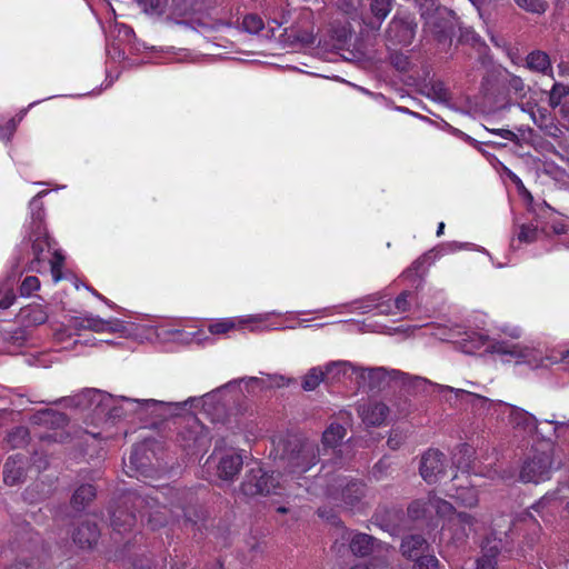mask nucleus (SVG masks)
Returning a JSON list of instances; mask_svg holds the SVG:
<instances>
[{"mask_svg": "<svg viewBox=\"0 0 569 569\" xmlns=\"http://www.w3.org/2000/svg\"><path fill=\"white\" fill-rule=\"evenodd\" d=\"M48 312L41 303H31L20 309L18 320L23 326H39L47 321Z\"/></svg>", "mask_w": 569, "mask_h": 569, "instance_id": "c85d7f7f", "label": "nucleus"}, {"mask_svg": "<svg viewBox=\"0 0 569 569\" xmlns=\"http://www.w3.org/2000/svg\"><path fill=\"white\" fill-rule=\"evenodd\" d=\"M448 496L466 508H473L478 505V492L473 485L470 487H458L453 492L449 490Z\"/></svg>", "mask_w": 569, "mask_h": 569, "instance_id": "e433bc0d", "label": "nucleus"}, {"mask_svg": "<svg viewBox=\"0 0 569 569\" xmlns=\"http://www.w3.org/2000/svg\"><path fill=\"white\" fill-rule=\"evenodd\" d=\"M272 385L273 379L270 376L241 378L231 380L202 397H190L178 402L113 397L101 390L86 389L67 401L69 406L92 412L96 417L119 418L137 415L141 420L166 419L184 410L201 408L202 413L212 422H224L230 405L240 396L257 395Z\"/></svg>", "mask_w": 569, "mask_h": 569, "instance_id": "f257e3e1", "label": "nucleus"}, {"mask_svg": "<svg viewBox=\"0 0 569 569\" xmlns=\"http://www.w3.org/2000/svg\"><path fill=\"white\" fill-rule=\"evenodd\" d=\"M428 545L423 537L420 535H411L406 537L401 542V552L405 557L413 559L419 558Z\"/></svg>", "mask_w": 569, "mask_h": 569, "instance_id": "72a5a7b5", "label": "nucleus"}, {"mask_svg": "<svg viewBox=\"0 0 569 569\" xmlns=\"http://www.w3.org/2000/svg\"><path fill=\"white\" fill-rule=\"evenodd\" d=\"M518 7L531 12V13H543L547 9V2L545 0H513Z\"/></svg>", "mask_w": 569, "mask_h": 569, "instance_id": "864d4df0", "label": "nucleus"}, {"mask_svg": "<svg viewBox=\"0 0 569 569\" xmlns=\"http://www.w3.org/2000/svg\"><path fill=\"white\" fill-rule=\"evenodd\" d=\"M551 428L553 429L556 442L569 448V420L566 423H558Z\"/></svg>", "mask_w": 569, "mask_h": 569, "instance_id": "5fc2aeb1", "label": "nucleus"}, {"mask_svg": "<svg viewBox=\"0 0 569 569\" xmlns=\"http://www.w3.org/2000/svg\"><path fill=\"white\" fill-rule=\"evenodd\" d=\"M99 538V530L94 523H82L73 533V541L82 549L91 548Z\"/></svg>", "mask_w": 569, "mask_h": 569, "instance_id": "473e14b6", "label": "nucleus"}, {"mask_svg": "<svg viewBox=\"0 0 569 569\" xmlns=\"http://www.w3.org/2000/svg\"><path fill=\"white\" fill-rule=\"evenodd\" d=\"M346 436V429L339 423H331L322 435L323 451L329 449L336 452L337 446Z\"/></svg>", "mask_w": 569, "mask_h": 569, "instance_id": "4c0bfd02", "label": "nucleus"}, {"mask_svg": "<svg viewBox=\"0 0 569 569\" xmlns=\"http://www.w3.org/2000/svg\"><path fill=\"white\" fill-rule=\"evenodd\" d=\"M277 315L276 311L263 312L258 315H248L241 317L222 318L212 322L208 330L211 335L222 336L227 335L232 330H244L249 331H262L266 329H272V326L268 323L272 316Z\"/></svg>", "mask_w": 569, "mask_h": 569, "instance_id": "f8f14e48", "label": "nucleus"}, {"mask_svg": "<svg viewBox=\"0 0 569 569\" xmlns=\"http://www.w3.org/2000/svg\"><path fill=\"white\" fill-rule=\"evenodd\" d=\"M263 28H264V23L258 14L250 13V14L244 16V18L242 20V29L246 32L251 33V34H257L260 31H262Z\"/></svg>", "mask_w": 569, "mask_h": 569, "instance_id": "09e8293b", "label": "nucleus"}, {"mask_svg": "<svg viewBox=\"0 0 569 569\" xmlns=\"http://www.w3.org/2000/svg\"><path fill=\"white\" fill-rule=\"evenodd\" d=\"M551 234L558 239L560 244L569 248V223L562 220L553 221L542 231L533 223L519 226L516 238L511 241V247L516 249L522 243L528 244L540 240L543 236L550 237Z\"/></svg>", "mask_w": 569, "mask_h": 569, "instance_id": "ddd939ff", "label": "nucleus"}, {"mask_svg": "<svg viewBox=\"0 0 569 569\" xmlns=\"http://www.w3.org/2000/svg\"><path fill=\"white\" fill-rule=\"evenodd\" d=\"M168 0H137L138 6L143 12L150 16H164L167 12Z\"/></svg>", "mask_w": 569, "mask_h": 569, "instance_id": "37998d69", "label": "nucleus"}, {"mask_svg": "<svg viewBox=\"0 0 569 569\" xmlns=\"http://www.w3.org/2000/svg\"><path fill=\"white\" fill-rule=\"evenodd\" d=\"M359 4L360 0H340L338 6L345 13L353 18Z\"/></svg>", "mask_w": 569, "mask_h": 569, "instance_id": "4d7b16f0", "label": "nucleus"}, {"mask_svg": "<svg viewBox=\"0 0 569 569\" xmlns=\"http://www.w3.org/2000/svg\"><path fill=\"white\" fill-rule=\"evenodd\" d=\"M376 540L366 533H355L350 540V550L356 556H367L373 551Z\"/></svg>", "mask_w": 569, "mask_h": 569, "instance_id": "58836bf2", "label": "nucleus"}, {"mask_svg": "<svg viewBox=\"0 0 569 569\" xmlns=\"http://www.w3.org/2000/svg\"><path fill=\"white\" fill-rule=\"evenodd\" d=\"M415 300V293L408 290L402 291L395 299L386 293H376L351 303L327 307L318 312L326 317L345 312L367 313L371 311L383 316H401L410 310Z\"/></svg>", "mask_w": 569, "mask_h": 569, "instance_id": "423d86ee", "label": "nucleus"}, {"mask_svg": "<svg viewBox=\"0 0 569 569\" xmlns=\"http://www.w3.org/2000/svg\"><path fill=\"white\" fill-rule=\"evenodd\" d=\"M133 569H163V567L160 565H153L150 560H146V565L143 561L134 563Z\"/></svg>", "mask_w": 569, "mask_h": 569, "instance_id": "0e129e2a", "label": "nucleus"}, {"mask_svg": "<svg viewBox=\"0 0 569 569\" xmlns=\"http://www.w3.org/2000/svg\"><path fill=\"white\" fill-rule=\"evenodd\" d=\"M319 455L320 450L313 441L297 440L295 443H290V451L281 458V461L286 473L296 478L315 466Z\"/></svg>", "mask_w": 569, "mask_h": 569, "instance_id": "9d476101", "label": "nucleus"}, {"mask_svg": "<svg viewBox=\"0 0 569 569\" xmlns=\"http://www.w3.org/2000/svg\"><path fill=\"white\" fill-rule=\"evenodd\" d=\"M182 446L186 449L200 451L204 449L211 441L208 428L200 423L197 419L192 420L190 427L180 435Z\"/></svg>", "mask_w": 569, "mask_h": 569, "instance_id": "4be33fe9", "label": "nucleus"}, {"mask_svg": "<svg viewBox=\"0 0 569 569\" xmlns=\"http://www.w3.org/2000/svg\"><path fill=\"white\" fill-rule=\"evenodd\" d=\"M322 381H326L325 370L321 367H313L303 377L302 388L307 391H312Z\"/></svg>", "mask_w": 569, "mask_h": 569, "instance_id": "79ce46f5", "label": "nucleus"}, {"mask_svg": "<svg viewBox=\"0 0 569 569\" xmlns=\"http://www.w3.org/2000/svg\"><path fill=\"white\" fill-rule=\"evenodd\" d=\"M391 1L392 0H371L370 11L375 20H369L368 22L365 21V23L371 29L378 30L381 22L387 18L391 10Z\"/></svg>", "mask_w": 569, "mask_h": 569, "instance_id": "f704fd0d", "label": "nucleus"}, {"mask_svg": "<svg viewBox=\"0 0 569 569\" xmlns=\"http://www.w3.org/2000/svg\"><path fill=\"white\" fill-rule=\"evenodd\" d=\"M491 131L506 140L512 141L516 138V134L509 129H495Z\"/></svg>", "mask_w": 569, "mask_h": 569, "instance_id": "680f3d73", "label": "nucleus"}, {"mask_svg": "<svg viewBox=\"0 0 569 569\" xmlns=\"http://www.w3.org/2000/svg\"><path fill=\"white\" fill-rule=\"evenodd\" d=\"M389 51L390 63L399 71H407L411 66L410 57L403 52L397 51L391 47Z\"/></svg>", "mask_w": 569, "mask_h": 569, "instance_id": "de8ad7c7", "label": "nucleus"}, {"mask_svg": "<svg viewBox=\"0 0 569 569\" xmlns=\"http://www.w3.org/2000/svg\"><path fill=\"white\" fill-rule=\"evenodd\" d=\"M284 22H286L284 18H281V19L273 18V19L270 20L269 23L271 24V27H270L271 30H273L276 28L281 27Z\"/></svg>", "mask_w": 569, "mask_h": 569, "instance_id": "338daca9", "label": "nucleus"}, {"mask_svg": "<svg viewBox=\"0 0 569 569\" xmlns=\"http://www.w3.org/2000/svg\"><path fill=\"white\" fill-rule=\"evenodd\" d=\"M14 301V281L10 277H7L0 280V309L6 310L10 308Z\"/></svg>", "mask_w": 569, "mask_h": 569, "instance_id": "a19ab883", "label": "nucleus"}, {"mask_svg": "<svg viewBox=\"0 0 569 569\" xmlns=\"http://www.w3.org/2000/svg\"><path fill=\"white\" fill-rule=\"evenodd\" d=\"M526 67L533 72L553 78L552 66L548 53L541 50L530 52L526 58Z\"/></svg>", "mask_w": 569, "mask_h": 569, "instance_id": "7c9ffc66", "label": "nucleus"}, {"mask_svg": "<svg viewBox=\"0 0 569 569\" xmlns=\"http://www.w3.org/2000/svg\"><path fill=\"white\" fill-rule=\"evenodd\" d=\"M96 496V489L91 485L80 486L73 493L71 503L76 510L84 508Z\"/></svg>", "mask_w": 569, "mask_h": 569, "instance_id": "ea45409f", "label": "nucleus"}, {"mask_svg": "<svg viewBox=\"0 0 569 569\" xmlns=\"http://www.w3.org/2000/svg\"><path fill=\"white\" fill-rule=\"evenodd\" d=\"M416 29L417 23L411 16H395L386 32L388 50H391V47H407L411 44L416 34Z\"/></svg>", "mask_w": 569, "mask_h": 569, "instance_id": "dca6fc26", "label": "nucleus"}, {"mask_svg": "<svg viewBox=\"0 0 569 569\" xmlns=\"http://www.w3.org/2000/svg\"><path fill=\"white\" fill-rule=\"evenodd\" d=\"M362 421L370 426H380L388 417L389 408L378 400H368L358 406Z\"/></svg>", "mask_w": 569, "mask_h": 569, "instance_id": "a878e982", "label": "nucleus"}, {"mask_svg": "<svg viewBox=\"0 0 569 569\" xmlns=\"http://www.w3.org/2000/svg\"><path fill=\"white\" fill-rule=\"evenodd\" d=\"M551 463L550 453L535 452L525 461L520 470V480L523 482L539 483L550 479Z\"/></svg>", "mask_w": 569, "mask_h": 569, "instance_id": "f3484780", "label": "nucleus"}, {"mask_svg": "<svg viewBox=\"0 0 569 569\" xmlns=\"http://www.w3.org/2000/svg\"><path fill=\"white\" fill-rule=\"evenodd\" d=\"M61 433H58V432H53V433H48L46 436L42 437V440L43 441H57L58 440V437L61 438Z\"/></svg>", "mask_w": 569, "mask_h": 569, "instance_id": "774afa93", "label": "nucleus"}, {"mask_svg": "<svg viewBox=\"0 0 569 569\" xmlns=\"http://www.w3.org/2000/svg\"><path fill=\"white\" fill-rule=\"evenodd\" d=\"M110 33H117V41L111 46H108V56L112 59H116V57L122 58L124 56V51L121 49V44L126 41H130L133 36V30L124 23H114Z\"/></svg>", "mask_w": 569, "mask_h": 569, "instance_id": "c756f323", "label": "nucleus"}, {"mask_svg": "<svg viewBox=\"0 0 569 569\" xmlns=\"http://www.w3.org/2000/svg\"><path fill=\"white\" fill-rule=\"evenodd\" d=\"M328 495L335 501H342L347 506H355L366 495V486L356 479L347 477L335 478V485L328 489Z\"/></svg>", "mask_w": 569, "mask_h": 569, "instance_id": "a211bd4d", "label": "nucleus"}, {"mask_svg": "<svg viewBox=\"0 0 569 569\" xmlns=\"http://www.w3.org/2000/svg\"><path fill=\"white\" fill-rule=\"evenodd\" d=\"M36 419L40 422L52 423L57 426H64L67 423V417L63 413L57 412L51 409L40 411Z\"/></svg>", "mask_w": 569, "mask_h": 569, "instance_id": "49530a36", "label": "nucleus"}, {"mask_svg": "<svg viewBox=\"0 0 569 569\" xmlns=\"http://www.w3.org/2000/svg\"><path fill=\"white\" fill-rule=\"evenodd\" d=\"M198 0H171L170 3L167 1L166 18L180 22V18L189 16L197 9Z\"/></svg>", "mask_w": 569, "mask_h": 569, "instance_id": "2f4dec72", "label": "nucleus"}, {"mask_svg": "<svg viewBox=\"0 0 569 569\" xmlns=\"http://www.w3.org/2000/svg\"><path fill=\"white\" fill-rule=\"evenodd\" d=\"M26 457L18 453L8 458L3 468V481L9 486L19 483L26 473Z\"/></svg>", "mask_w": 569, "mask_h": 569, "instance_id": "cd10ccee", "label": "nucleus"}, {"mask_svg": "<svg viewBox=\"0 0 569 569\" xmlns=\"http://www.w3.org/2000/svg\"><path fill=\"white\" fill-rule=\"evenodd\" d=\"M390 381H399L402 385L418 388L427 383L426 379L420 377H411L396 369H387L385 367L363 368L359 366L357 375V385L362 388H381Z\"/></svg>", "mask_w": 569, "mask_h": 569, "instance_id": "1a4fd4ad", "label": "nucleus"}, {"mask_svg": "<svg viewBox=\"0 0 569 569\" xmlns=\"http://www.w3.org/2000/svg\"><path fill=\"white\" fill-rule=\"evenodd\" d=\"M40 289V280L36 276H27L20 283L19 292L21 297H30Z\"/></svg>", "mask_w": 569, "mask_h": 569, "instance_id": "3c124183", "label": "nucleus"}, {"mask_svg": "<svg viewBox=\"0 0 569 569\" xmlns=\"http://www.w3.org/2000/svg\"><path fill=\"white\" fill-rule=\"evenodd\" d=\"M183 491L171 487H142L140 490H129L121 498L111 513V526L118 532L130 530L138 519L147 522L152 529L169 523V515L173 520L183 517L193 522L188 509L182 505Z\"/></svg>", "mask_w": 569, "mask_h": 569, "instance_id": "7ed1b4c3", "label": "nucleus"}, {"mask_svg": "<svg viewBox=\"0 0 569 569\" xmlns=\"http://www.w3.org/2000/svg\"><path fill=\"white\" fill-rule=\"evenodd\" d=\"M558 71L560 76H569V64L560 62L558 64Z\"/></svg>", "mask_w": 569, "mask_h": 569, "instance_id": "69168bd1", "label": "nucleus"}, {"mask_svg": "<svg viewBox=\"0 0 569 569\" xmlns=\"http://www.w3.org/2000/svg\"><path fill=\"white\" fill-rule=\"evenodd\" d=\"M465 249L466 250H471V249L478 250V251L483 252L489 256V252L485 248L476 247L473 243H470V242H459V241L443 242V243L436 246L435 248H432L431 250L426 252L423 256H421L419 259H417L412 263V266L407 271L403 272V276L409 278L412 274H418L420 271V268L425 263L431 264L437 259H440L443 256L452 254L457 251L465 250Z\"/></svg>", "mask_w": 569, "mask_h": 569, "instance_id": "2eb2a0df", "label": "nucleus"}, {"mask_svg": "<svg viewBox=\"0 0 569 569\" xmlns=\"http://www.w3.org/2000/svg\"><path fill=\"white\" fill-rule=\"evenodd\" d=\"M29 432L24 427H17L12 429L8 437L7 442L11 448H18L27 443Z\"/></svg>", "mask_w": 569, "mask_h": 569, "instance_id": "8fccbe9b", "label": "nucleus"}, {"mask_svg": "<svg viewBox=\"0 0 569 569\" xmlns=\"http://www.w3.org/2000/svg\"><path fill=\"white\" fill-rule=\"evenodd\" d=\"M435 511L440 518L448 517L449 523L458 525L461 527V533L458 539L466 536V529H472L475 525V517L466 512H456L452 505L441 498L433 495H429L427 500L418 499L415 500L408 507V515L411 519H420Z\"/></svg>", "mask_w": 569, "mask_h": 569, "instance_id": "0eeeda50", "label": "nucleus"}, {"mask_svg": "<svg viewBox=\"0 0 569 569\" xmlns=\"http://www.w3.org/2000/svg\"><path fill=\"white\" fill-rule=\"evenodd\" d=\"M503 421H507L513 429L525 433H538L542 439L547 441H555V433L551 427L558 423H566V421H558L556 419L537 420L535 416L528 411L518 408L516 406L503 403L500 417Z\"/></svg>", "mask_w": 569, "mask_h": 569, "instance_id": "6e6552de", "label": "nucleus"}, {"mask_svg": "<svg viewBox=\"0 0 569 569\" xmlns=\"http://www.w3.org/2000/svg\"><path fill=\"white\" fill-rule=\"evenodd\" d=\"M509 87L517 93L525 91V82L520 77L512 76L509 80Z\"/></svg>", "mask_w": 569, "mask_h": 569, "instance_id": "052dcab7", "label": "nucleus"}, {"mask_svg": "<svg viewBox=\"0 0 569 569\" xmlns=\"http://www.w3.org/2000/svg\"><path fill=\"white\" fill-rule=\"evenodd\" d=\"M445 14H449L446 9H438L435 16L426 17L427 29L442 43L450 41L452 34V24L443 19Z\"/></svg>", "mask_w": 569, "mask_h": 569, "instance_id": "bb28decb", "label": "nucleus"}, {"mask_svg": "<svg viewBox=\"0 0 569 569\" xmlns=\"http://www.w3.org/2000/svg\"><path fill=\"white\" fill-rule=\"evenodd\" d=\"M163 325H154L151 322L123 321L117 318L102 319L99 316L87 313L80 317H72L68 325L61 326L53 332L56 343L62 346L63 349L74 350L81 353L79 347L90 343L93 346L96 339L80 341L73 339V336H80L83 330H90L97 333H118L122 338H131L136 340H159L161 341V329Z\"/></svg>", "mask_w": 569, "mask_h": 569, "instance_id": "39448f33", "label": "nucleus"}, {"mask_svg": "<svg viewBox=\"0 0 569 569\" xmlns=\"http://www.w3.org/2000/svg\"><path fill=\"white\" fill-rule=\"evenodd\" d=\"M26 362L32 367L49 368L53 362V357L49 352H40L26 357Z\"/></svg>", "mask_w": 569, "mask_h": 569, "instance_id": "603ef678", "label": "nucleus"}, {"mask_svg": "<svg viewBox=\"0 0 569 569\" xmlns=\"http://www.w3.org/2000/svg\"><path fill=\"white\" fill-rule=\"evenodd\" d=\"M277 476L272 472L268 475L263 469L256 463L246 473V477L241 483V491L246 496L256 495H282L280 481Z\"/></svg>", "mask_w": 569, "mask_h": 569, "instance_id": "4468645a", "label": "nucleus"}, {"mask_svg": "<svg viewBox=\"0 0 569 569\" xmlns=\"http://www.w3.org/2000/svg\"><path fill=\"white\" fill-rule=\"evenodd\" d=\"M425 327L436 339L457 343L466 353L485 351L499 356L503 362L527 365L531 369L548 368L559 362L569 365V350L565 355L545 353L541 349L529 345L505 338H492L485 329H465L458 325L430 323Z\"/></svg>", "mask_w": 569, "mask_h": 569, "instance_id": "f03ea898", "label": "nucleus"}, {"mask_svg": "<svg viewBox=\"0 0 569 569\" xmlns=\"http://www.w3.org/2000/svg\"><path fill=\"white\" fill-rule=\"evenodd\" d=\"M569 96V86L561 82H555L549 92V106L555 109L559 107Z\"/></svg>", "mask_w": 569, "mask_h": 569, "instance_id": "a18cd8bd", "label": "nucleus"}, {"mask_svg": "<svg viewBox=\"0 0 569 569\" xmlns=\"http://www.w3.org/2000/svg\"><path fill=\"white\" fill-rule=\"evenodd\" d=\"M197 31L219 47H226L231 41V38H234L240 32L230 21H213L207 18L197 22Z\"/></svg>", "mask_w": 569, "mask_h": 569, "instance_id": "6ab92c4d", "label": "nucleus"}, {"mask_svg": "<svg viewBox=\"0 0 569 569\" xmlns=\"http://www.w3.org/2000/svg\"><path fill=\"white\" fill-rule=\"evenodd\" d=\"M295 38L302 46H310L316 42V36L312 30L298 31Z\"/></svg>", "mask_w": 569, "mask_h": 569, "instance_id": "13d9d810", "label": "nucleus"}, {"mask_svg": "<svg viewBox=\"0 0 569 569\" xmlns=\"http://www.w3.org/2000/svg\"><path fill=\"white\" fill-rule=\"evenodd\" d=\"M209 337L206 331L200 329L197 331H187L179 328H170L164 326L161 329V341L162 342H177L182 345L198 343L202 345L209 341Z\"/></svg>", "mask_w": 569, "mask_h": 569, "instance_id": "5701e85b", "label": "nucleus"}, {"mask_svg": "<svg viewBox=\"0 0 569 569\" xmlns=\"http://www.w3.org/2000/svg\"><path fill=\"white\" fill-rule=\"evenodd\" d=\"M503 401L491 400L487 397L478 395L467 389L462 405L463 410H470L478 416H496L500 417Z\"/></svg>", "mask_w": 569, "mask_h": 569, "instance_id": "aec40b11", "label": "nucleus"}, {"mask_svg": "<svg viewBox=\"0 0 569 569\" xmlns=\"http://www.w3.org/2000/svg\"><path fill=\"white\" fill-rule=\"evenodd\" d=\"M244 462L243 451L229 448H214L213 452L204 462V469L224 481H232L240 472Z\"/></svg>", "mask_w": 569, "mask_h": 569, "instance_id": "9b49d317", "label": "nucleus"}, {"mask_svg": "<svg viewBox=\"0 0 569 569\" xmlns=\"http://www.w3.org/2000/svg\"><path fill=\"white\" fill-rule=\"evenodd\" d=\"M49 193L48 190L39 191L29 202V219L24 224V238L18 247V266L23 271L43 272L48 266L53 282L62 278L63 254L54 250L44 224V207L41 199Z\"/></svg>", "mask_w": 569, "mask_h": 569, "instance_id": "20e7f679", "label": "nucleus"}, {"mask_svg": "<svg viewBox=\"0 0 569 569\" xmlns=\"http://www.w3.org/2000/svg\"><path fill=\"white\" fill-rule=\"evenodd\" d=\"M445 471V456L430 449L421 458L420 475L428 483L437 482Z\"/></svg>", "mask_w": 569, "mask_h": 569, "instance_id": "412c9836", "label": "nucleus"}, {"mask_svg": "<svg viewBox=\"0 0 569 569\" xmlns=\"http://www.w3.org/2000/svg\"><path fill=\"white\" fill-rule=\"evenodd\" d=\"M438 559L435 556H421L417 559L415 569H438Z\"/></svg>", "mask_w": 569, "mask_h": 569, "instance_id": "6e6d98bb", "label": "nucleus"}, {"mask_svg": "<svg viewBox=\"0 0 569 569\" xmlns=\"http://www.w3.org/2000/svg\"><path fill=\"white\" fill-rule=\"evenodd\" d=\"M323 370L328 382L333 383L345 379L357 382L359 366L346 360H338L326 365Z\"/></svg>", "mask_w": 569, "mask_h": 569, "instance_id": "b1692460", "label": "nucleus"}, {"mask_svg": "<svg viewBox=\"0 0 569 569\" xmlns=\"http://www.w3.org/2000/svg\"><path fill=\"white\" fill-rule=\"evenodd\" d=\"M501 546L502 542L500 538H487L482 545V555L477 560L472 561L470 566L466 567V569H496L497 557L501 550Z\"/></svg>", "mask_w": 569, "mask_h": 569, "instance_id": "393cba45", "label": "nucleus"}, {"mask_svg": "<svg viewBox=\"0 0 569 569\" xmlns=\"http://www.w3.org/2000/svg\"><path fill=\"white\" fill-rule=\"evenodd\" d=\"M402 441V437L401 435L395 432L392 433L389 439H388V445L391 449H397L399 448L400 443Z\"/></svg>", "mask_w": 569, "mask_h": 569, "instance_id": "e2e57ef3", "label": "nucleus"}, {"mask_svg": "<svg viewBox=\"0 0 569 569\" xmlns=\"http://www.w3.org/2000/svg\"><path fill=\"white\" fill-rule=\"evenodd\" d=\"M28 109L22 110L19 118H11L7 121L3 119H0V140L2 141H9L13 133L17 130L18 123L22 120V118L26 116Z\"/></svg>", "mask_w": 569, "mask_h": 569, "instance_id": "c03bdc74", "label": "nucleus"}, {"mask_svg": "<svg viewBox=\"0 0 569 569\" xmlns=\"http://www.w3.org/2000/svg\"><path fill=\"white\" fill-rule=\"evenodd\" d=\"M139 455L140 449L134 448L129 457V465L127 466L128 468L134 469L136 471H140L144 467V463L142 462Z\"/></svg>", "mask_w": 569, "mask_h": 569, "instance_id": "bf43d9fd", "label": "nucleus"}, {"mask_svg": "<svg viewBox=\"0 0 569 569\" xmlns=\"http://www.w3.org/2000/svg\"><path fill=\"white\" fill-rule=\"evenodd\" d=\"M437 392L441 397V399L447 402L450 407L462 409L465 395H467V389L462 388H452L445 385L437 386Z\"/></svg>", "mask_w": 569, "mask_h": 569, "instance_id": "c9c22d12", "label": "nucleus"}]
</instances>
